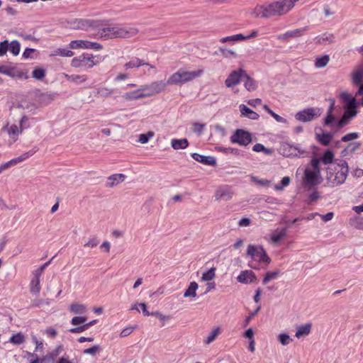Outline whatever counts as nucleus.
<instances>
[{"mask_svg":"<svg viewBox=\"0 0 363 363\" xmlns=\"http://www.w3.org/2000/svg\"><path fill=\"white\" fill-rule=\"evenodd\" d=\"M299 0H278L264 5H258L255 8L254 13L257 17L271 18L282 16L289 13Z\"/></svg>","mask_w":363,"mask_h":363,"instance_id":"obj_1","label":"nucleus"},{"mask_svg":"<svg viewBox=\"0 0 363 363\" xmlns=\"http://www.w3.org/2000/svg\"><path fill=\"white\" fill-rule=\"evenodd\" d=\"M138 33V28L131 26H113L99 30L100 36L105 38H131Z\"/></svg>","mask_w":363,"mask_h":363,"instance_id":"obj_2","label":"nucleus"},{"mask_svg":"<svg viewBox=\"0 0 363 363\" xmlns=\"http://www.w3.org/2000/svg\"><path fill=\"white\" fill-rule=\"evenodd\" d=\"M349 172L347 162L341 160L328 169V179L336 185L342 184L347 179Z\"/></svg>","mask_w":363,"mask_h":363,"instance_id":"obj_3","label":"nucleus"},{"mask_svg":"<svg viewBox=\"0 0 363 363\" xmlns=\"http://www.w3.org/2000/svg\"><path fill=\"white\" fill-rule=\"evenodd\" d=\"M203 69L190 72L181 68L169 77L167 81V84L168 85L183 84L191 82L197 77H199L203 74Z\"/></svg>","mask_w":363,"mask_h":363,"instance_id":"obj_4","label":"nucleus"},{"mask_svg":"<svg viewBox=\"0 0 363 363\" xmlns=\"http://www.w3.org/2000/svg\"><path fill=\"white\" fill-rule=\"evenodd\" d=\"M247 255L252 258V263H250L249 266L254 269H259L258 263L268 264L271 262L264 248L260 246L249 245Z\"/></svg>","mask_w":363,"mask_h":363,"instance_id":"obj_5","label":"nucleus"},{"mask_svg":"<svg viewBox=\"0 0 363 363\" xmlns=\"http://www.w3.org/2000/svg\"><path fill=\"white\" fill-rule=\"evenodd\" d=\"M29 118L24 115L19 121V125L16 124L6 125L2 128V130L6 132L9 135L10 145L16 142L18 139V136L22 134L23 130L30 127L29 125L26 124Z\"/></svg>","mask_w":363,"mask_h":363,"instance_id":"obj_6","label":"nucleus"},{"mask_svg":"<svg viewBox=\"0 0 363 363\" xmlns=\"http://www.w3.org/2000/svg\"><path fill=\"white\" fill-rule=\"evenodd\" d=\"M100 62L101 60L99 56L90 53H83L72 60L71 66L75 68L83 67L88 69L98 65Z\"/></svg>","mask_w":363,"mask_h":363,"instance_id":"obj_7","label":"nucleus"},{"mask_svg":"<svg viewBox=\"0 0 363 363\" xmlns=\"http://www.w3.org/2000/svg\"><path fill=\"white\" fill-rule=\"evenodd\" d=\"M321 114V108L311 107L297 112L295 115V118L298 121L307 123L319 118Z\"/></svg>","mask_w":363,"mask_h":363,"instance_id":"obj_8","label":"nucleus"},{"mask_svg":"<svg viewBox=\"0 0 363 363\" xmlns=\"http://www.w3.org/2000/svg\"><path fill=\"white\" fill-rule=\"evenodd\" d=\"M230 142L241 146H247L252 142L251 134L242 129H238L230 137Z\"/></svg>","mask_w":363,"mask_h":363,"instance_id":"obj_9","label":"nucleus"},{"mask_svg":"<svg viewBox=\"0 0 363 363\" xmlns=\"http://www.w3.org/2000/svg\"><path fill=\"white\" fill-rule=\"evenodd\" d=\"M147 89L148 86L145 85L136 90L125 93L124 94L122 95V98L125 101H134L151 96V93H146V91Z\"/></svg>","mask_w":363,"mask_h":363,"instance_id":"obj_10","label":"nucleus"},{"mask_svg":"<svg viewBox=\"0 0 363 363\" xmlns=\"http://www.w3.org/2000/svg\"><path fill=\"white\" fill-rule=\"evenodd\" d=\"M308 30V27L296 28L294 30H287L286 32L277 35V39L283 42H289V40L299 38L303 35L304 31Z\"/></svg>","mask_w":363,"mask_h":363,"instance_id":"obj_11","label":"nucleus"},{"mask_svg":"<svg viewBox=\"0 0 363 363\" xmlns=\"http://www.w3.org/2000/svg\"><path fill=\"white\" fill-rule=\"evenodd\" d=\"M357 104L352 106L344 105L345 112L341 119L337 123V128H340L346 125L348 121L357 115Z\"/></svg>","mask_w":363,"mask_h":363,"instance_id":"obj_12","label":"nucleus"},{"mask_svg":"<svg viewBox=\"0 0 363 363\" xmlns=\"http://www.w3.org/2000/svg\"><path fill=\"white\" fill-rule=\"evenodd\" d=\"M245 72L242 69L232 71L225 81L227 87H233L240 83L242 77H244Z\"/></svg>","mask_w":363,"mask_h":363,"instance_id":"obj_13","label":"nucleus"},{"mask_svg":"<svg viewBox=\"0 0 363 363\" xmlns=\"http://www.w3.org/2000/svg\"><path fill=\"white\" fill-rule=\"evenodd\" d=\"M234 192L229 186H221L218 187L215 193V198L219 201H228L233 198Z\"/></svg>","mask_w":363,"mask_h":363,"instance_id":"obj_14","label":"nucleus"},{"mask_svg":"<svg viewBox=\"0 0 363 363\" xmlns=\"http://www.w3.org/2000/svg\"><path fill=\"white\" fill-rule=\"evenodd\" d=\"M320 175V174L314 171L306 169L304 172V177L303 179V184L307 186L316 185L318 184V179Z\"/></svg>","mask_w":363,"mask_h":363,"instance_id":"obj_15","label":"nucleus"},{"mask_svg":"<svg viewBox=\"0 0 363 363\" xmlns=\"http://www.w3.org/2000/svg\"><path fill=\"white\" fill-rule=\"evenodd\" d=\"M237 280L242 284H251L257 280L255 274L251 270H244L238 276Z\"/></svg>","mask_w":363,"mask_h":363,"instance_id":"obj_16","label":"nucleus"},{"mask_svg":"<svg viewBox=\"0 0 363 363\" xmlns=\"http://www.w3.org/2000/svg\"><path fill=\"white\" fill-rule=\"evenodd\" d=\"M191 157L196 161L206 165L214 166L216 164L215 157L211 156H204L199 153H193Z\"/></svg>","mask_w":363,"mask_h":363,"instance_id":"obj_17","label":"nucleus"},{"mask_svg":"<svg viewBox=\"0 0 363 363\" xmlns=\"http://www.w3.org/2000/svg\"><path fill=\"white\" fill-rule=\"evenodd\" d=\"M239 110L242 117L248 118L251 120H257L259 117V114L245 104H240L239 106Z\"/></svg>","mask_w":363,"mask_h":363,"instance_id":"obj_18","label":"nucleus"},{"mask_svg":"<svg viewBox=\"0 0 363 363\" xmlns=\"http://www.w3.org/2000/svg\"><path fill=\"white\" fill-rule=\"evenodd\" d=\"M222 328L220 326L214 327L208 335L203 339V343L208 345L212 343L221 334Z\"/></svg>","mask_w":363,"mask_h":363,"instance_id":"obj_19","label":"nucleus"},{"mask_svg":"<svg viewBox=\"0 0 363 363\" xmlns=\"http://www.w3.org/2000/svg\"><path fill=\"white\" fill-rule=\"evenodd\" d=\"M166 85H168L163 82H155L152 83L148 86V89L146 91V93H151L152 96L155 94H159L164 90Z\"/></svg>","mask_w":363,"mask_h":363,"instance_id":"obj_20","label":"nucleus"},{"mask_svg":"<svg viewBox=\"0 0 363 363\" xmlns=\"http://www.w3.org/2000/svg\"><path fill=\"white\" fill-rule=\"evenodd\" d=\"M126 176L123 174H114L108 177L106 186L113 187L123 182Z\"/></svg>","mask_w":363,"mask_h":363,"instance_id":"obj_21","label":"nucleus"},{"mask_svg":"<svg viewBox=\"0 0 363 363\" xmlns=\"http://www.w3.org/2000/svg\"><path fill=\"white\" fill-rule=\"evenodd\" d=\"M145 65H146V62L144 60L140 59L138 57H134L130 61L125 63L123 67L125 68V69H130L133 68H140V67H143Z\"/></svg>","mask_w":363,"mask_h":363,"instance_id":"obj_22","label":"nucleus"},{"mask_svg":"<svg viewBox=\"0 0 363 363\" xmlns=\"http://www.w3.org/2000/svg\"><path fill=\"white\" fill-rule=\"evenodd\" d=\"M335 40L334 35L325 33L315 38V43L318 45H326L333 43Z\"/></svg>","mask_w":363,"mask_h":363,"instance_id":"obj_23","label":"nucleus"},{"mask_svg":"<svg viewBox=\"0 0 363 363\" xmlns=\"http://www.w3.org/2000/svg\"><path fill=\"white\" fill-rule=\"evenodd\" d=\"M311 327H312L311 323H306L305 325H302L297 327L295 336L297 338L307 336L311 333Z\"/></svg>","mask_w":363,"mask_h":363,"instance_id":"obj_24","label":"nucleus"},{"mask_svg":"<svg viewBox=\"0 0 363 363\" xmlns=\"http://www.w3.org/2000/svg\"><path fill=\"white\" fill-rule=\"evenodd\" d=\"M65 77L66 79L70 82H73L75 84H81L86 81L87 76L86 74H65Z\"/></svg>","mask_w":363,"mask_h":363,"instance_id":"obj_25","label":"nucleus"},{"mask_svg":"<svg viewBox=\"0 0 363 363\" xmlns=\"http://www.w3.org/2000/svg\"><path fill=\"white\" fill-rule=\"evenodd\" d=\"M333 135L330 133H323L321 134H316L315 138L319 143L327 146L330 144L332 140Z\"/></svg>","mask_w":363,"mask_h":363,"instance_id":"obj_26","label":"nucleus"},{"mask_svg":"<svg viewBox=\"0 0 363 363\" xmlns=\"http://www.w3.org/2000/svg\"><path fill=\"white\" fill-rule=\"evenodd\" d=\"M199 285L196 281H191L188 288L185 290L184 293V296L185 298L191 297L195 298L196 296V290L198 289Z\"/></svg>","mask_w":363,"mask_h":363,"instance_id":"obj_27","label":"nucleus"},{"mask_svg":"<svg viewBox=\"0 0 363 363\" xmlns=\"http://www.w3.org/2000/svg\"><path fill=\"white\" fill-rule=\"evenodd\" d=\"M172 147L174 150L185 149L189 145L187 139H172L171 141Z\"/></svg>","mask_w":363,"mask_h":363,"instance_id":"obj_28","label":"nucleus"},{"mask_svg":"<svg viewBox=\"0 0 363 363\" xmlns=\"http://www.w3.org/2000/svg\"><path fill=\"white\" fill-rule=\"evenodd\" d=\"M286 235V229L282 228L281 230H274L271 235V240L273 243H277Z\"/></svg>","mask_w":363,"mask_h":363,"instance_id":"obj_29","label":"nucleus"},{"mask_svg":"<svg viewBox=\"0 0 363 363\" xmlns=\"http://www.w3.org/2000/svg\"><path fill=\"white\" fill-rule=\"evenodd\" d=\"M41 289L40 279L32 278L30 283V293L34 295H38Z\"/></svg>","mask_w":363,"mask_h":363,"instance_id":"obj_30","label":"nucleus"},{"mask_svg":"<svg viewBox=\"0 0 363 363\" xmlns=\"http://www.w3.org/2000/svg\"><path fill=\"white\" fill-rule=\"evenodd\" d=\"M69 311L74 314H84L86 312V306L82 303H72L69 306Z\"/></svg>","mask_w":363,"mask_h":363,"instance_id":"obj_31","label":"nucleus"},{"mask_svg":"<svg viewBox=\"0 0 363 363\" xmlns=\"http://www.w3.org/2000/svg\"><path fill=\"white\" fill-rule=\"evenodd\" d=\"M244 77H245V81L244 82L245 89L249 91H255L257 89L255 81L246 74V72L244 74Z\"/></svg>","mask_w":363,"mask_h":363,"instance_id":"obj_32","label":"nucleus"},{"mask_svg":"<svg viewBox=\"0 0 363 363\" xmlns=\"http://www.w3.org/2000/svg\"><path fill=\"white\" fill-rule=\"evenodd\" d=\"M70 49L84 48L88 49V40H72L69 44Z\"/></svg>","mask_w":363,"mask_h":363,"instance_id":"obj_33","label":"nucleus"},{"mask_svg":"<svg viewBox=\"0 0 363 363\" xmlns=\"http://www.w3.org/2000/svg\"><path fill=\"white\" fill-rule=\"evenodd\" d=\"M244 40H246L245 36L241 33H239V34H235V35L222 38L220 39V42L221 43H225L227 42H232V41H242Z\"/></svg>","mask_w":363,"mask_h":363,"instance_id":"obj_34","label":"nucleus"},{"mask_svg":"<svg viewBox=\"0 0 363 363\" xmlns=\"http://www.w3.org/2000/svg\"><path fill=\"white\" fill-rule=\"evenodd\" d=\"M26 340V337L25 335L19 332L16 334H14L10 338H9V342L13 344V345H21L23 344Z\"/></svg>","mask_w":363,"mask_h":363,"instance_id":"obj_35","label":"nucleus"},{"mask_svg":"<svg viewBox=\"0 0 363 363\" xmlns=\"http://www.w3.org/2000/svg\"><path fill=\"white\" fill-rule=\"evenodd\" d=\"M340 97L342 102L344 103V105L352 106V104H357L355 99L351 94L347 92H342Z\"/></svg>","mask_w":363,"mask_h":363,"instance_id":"obj_36","label":"nucleus"},{"mask_svg":"<svg viewBox=\"0 0 363 363\" xmlns=\"http://www.w3.org/2000/svg\"><path fill=\"white\" fill-rule=\"evenodd\" d=\"M330 57L329 55H325L321 57H317L315 62V66L317 68H323L325 67L329 62Z\"/></svg>","mask_w":363,"mask_h":363,"instance_id":"obj_37","label":"nucleus"},{"mask_svg":"<svg viewBox=\"0 0 363 363\" xmlns=\"http://www.w3.org/2000/svg\"><path fill=\"white\" fill-rule=\"evenodd\" d=\"M363 81V69L359 68L352 72V82L354 84H359Z\"/></svg>","mask_w":363,"mask_h":363,"instance_id":"obj_38","label":"nucleus"},{"mask_svg":"<svg viewBox=\"0 0 363 363\" xmlns=\"http://www.w3.org/2000/svg\"><path fill=\"white\" fill-rule=\"evenodd\" d=\"M333 159H334V154L330 150H326L323 153V156L320 158L321 162L325 164H331L333 161Z\"/></svg>","mask_w":363,"mask_h":363,"instance_id":"obj_39","label":"nucleus"},{"mask_svg":"<svg viewBox=\"0 0 363 363\" xmlns=\"http://www.w3.org/2000/svg\"><path fill=\"white\" fill-rule=\"evenodd\" d=\"M216 267H212L209 270L203 273L201 276V281H209L213 280L216 277Z\"/></svg>","mask_w":363,"mask_h":363,"instance_id":"obj_40","label":"nucleus"},{"mask_svg":"<svg viewBox=\"0 0 363 363\" xmlns=\"http://www.w3.org/2000/svg\"><path fill=\"white\" fill-rule=\"evenodd\" d=\"M21 50V45L18 40H13L11 43H9V49L14 56H16L19 54Z\"/></svg>","mask_w":363,"mask_h":363,"instance_id":"obj_41","label":"nucleus"},{"mask_svg":"<svg viewBox=\"0 0 363 363\" xmlns=\"http://www.w3.org/2000/svg\"><path fill=\"white\" fill-rule=\"evenodd\" d=\"M334 110V101H333L328 110V115L325 118V125H330L334 121L335 117L333 115V112Z\"/></svg>","mask_w":363,"mask_h":363,"instance_id":"obj_42","label":"nucleus"},{"mask_svg":"<svg viewBox=\"0 0 363 363\" xmlns=\"http://www.w3.org/2000/svg\"><path fill=\"white\" fill-rule=\"evenodd\" d=\"M51 55L56 56L60 55L62 57H72L74 55V52L68 49L65 48H59L55 51L53 54Z\"/></svg>","mask_w":363,"mask_h":363,"instance_id":"obj_43","label":"nucleus"},{"mask_svg":"<svg viewBox=\"0 0 363 363\" xmlns=\"http://www.w3.org/2000/svg\"><path fill=\"white\" fill-rule=\"evenodd\" d=\"M278 340L283 345L286 346L292 342V339L286 333H281L278 335Z\"/></svg>","mask_w":363,"mask_h":363,"instance_id":"obj_44","label":"nucleus"},{"mask_svg":"<svg viewBox=\"0 0 363 363\" xmlns=\"http://www.w3.org/2000/svg\"><path fill=\"white\" fill-rule=\"evenodd\" d=\"M279 273H280V272L279 270L275 271V272H268L265 274V276L263 279V284H266L269 281L276 279L278 277V275L279 274Z\"/></svg>","mask_w":363,"mask_h":363,"instance_id":"obj_45","label":"nucleus"},{"mask_svg":"<svg viewBox=\"0 0 363 363\" xmlns=\"http://www.w3.org/2000/svg\"><path fill=\"white\" fill-rule=\"evenodd\" d=\"M32 76L36 79H42L45 76V71L42 68L35 69L33 71Z\"/></svg>","mask_w":363,"mask_h":363,"instance_id":"obj_46","label":"nucleus"},{"mask_svg":"<svg viewBox=\"0 0 363 363\" xmlns=\"http://www.w3.org/2000/svg\"><path fill=\"white\" fill-rule=\"evenodd\" d=\"M101 350V347L99 345H94L90 348L85 349L83 351L84 354H91L92 356L96 355L97 353H99Z\"/></svg>","mask_w":363,"mask_h":363,"instance_id":"obj_47","label":"nucleus"},{"mask_svg":"<svg viewBox=\"0 0 363 363\" xmlns=\"http://www.w3.org/2000/svg\"><path fill=\"white\" fill-rule=\"evenodd\" d=\"M137 328V325L134 326H128L125 328L120 333L121 337H125L130 335L134 330Z\"/></svg>","mask_w":363,"mask_h":363,"instance_id":"obj_48","label":"nucleus"},{"mask_svg":"<svg viewBox=\"0 0 363 363\" xmlns=\"http://www.w3.org/2000/svg\"><path fill=\"white\" fill-rule=\"evenodd\" d=\"M0 73L13 77V68L6 66V65H1L0 66Z\"/></svg>","mask_w":363,"mask_h":363,"instance_id":"obj_49","label":"nucleus"},{"mask_svg":"<svg viewBox=\"0 0 363 363\" xmlns=\"http://www.w3.org/2000/svg\"><path fill=\"white\" fill-rule=\"evenodd\" d=\"M290 183V178L289 177H284L282 178L280 184L275 185V189L282 190L285 186H287Z\"/></svg>","mask_w":363,"mask_h":363,"instance_id":"obj_50","label":"nucleus"},{"mask_svg":"<svg viewBox=\"0 0 363 363\" xmlns=\"http://www.w3.org/2000/svg\"><path fill=\"white\" fill-rule=\"evenodd\" d=\"M53 100L52 96L50 94H42L40 96V101L42 104L47 105Z\"/></svg>","mask_w":363,"mask_h":363,"instance_id":"obj_51","label":"nucleus"},{"mask_svg":"<svg viewBox=\"0 0 363 363\" xmlns=\"http://www.w3.org/2000/svg\"><path fill=\"white\" fill-rule=\"evenodd\" d=\"M86 320L87 318L85 316H75L72 318L71 323L73 325H78L84 323L86 321Z\"/></svg>","mask_w":363,"mask_h":363,"instance_id":"obj_52","label":"nucleus"},{"mask_svg":"<svg viewBox=\"0 0 363 363\" xmlns=\"http://www.w3.org/2000/svg\"><path fill=\"white\" fill-rule=\"evenodd\" d=\"M154 135L152 132H148L147 134H140L139 136V142L142 144H145L148 142L150 138Z\"/></svg>","mask_w":363,"mask_h":363,"instance_id":"obj_53","label":"nucleus"},{"mask_svg":"<svg viewBox=\"0 0 363 363\" xmlns=\"http://www.w3.org/2000/svg\"><path fill=\"white\" fill-rule=\"evenodd\" d=\"M99 243V240L96 238H90L84 245L85 247L94 248L96 247Z\"/></svg>","mask_w":363,"mask_h":363,"instance_id":"obj_54","label":"nucleus"},{"mask_svg":"<svg viewBox=\"0 0 363 363\" xmlns=\"http://www.w3.org/2000/svg\"><path fill=\"white\" fill-rule=\"evenodd\" d=\"M358 137H359L358 133H347L345 135H344L342 138L341 140L342 142H348V141H351V140H355Z\"/></svg>","mask_w":363,"mask_h":363,"instance_id":"obj_55","label":"nucleus"},{"mask_svg":"<svg viewBox=\"0 0 363 363\" xmlns=\"http://www.w3.org/2000/svg\"><path fill=\"white\" fill-rule=\"evenodd\" d=\"M9 49V41L8 40H4L3 42L0 43V57L4 56L6 55Z\"/></svg>","mask_w":363,"mask_h":363,"instance_id":"obj_56","label":"nucleus"},{"mask_svg":"<svg viewBox=\"0 0 363 363\" xmlns=\"http://www.w3.org/2000/svg\"><path fill=\"white\" fill-rule=\"evenodd\" d=\"M219 50L222 53L223 56L225 57H230V56L235 57L236 55H237L235 51H234L233 50H228V49H225V48H220L219 49Z\"/></svg>","mask_w":363,"mask_h":363,"instance_id":"obj_57","label":"nucleus"},{"mask_svg":"<svg viewBox=\"0 0 363 363\" xmlns=\"http://www.w3.org/2000/svg\"><path fill=\"white\" fill-rule=\"evenodd\" d=\"M321 160L318 158H314L311 160V165L314 172L320 174V162Z\"/></svg>","mask_w":363,"mask_h":363,"instance_id":"obj_58","label":"nucleus"},{"mask_svg":"<svg viewBox=\"0 0 363 363\" xmlns=\"http://www.w3.org/2000/svg\"><path fill=\"white\" fill-rule=\"evenodd\" d=\"M253 151L259 152H265L266 153H269L270 151L267 150L262 144L257 143L252 147Z\"/></svg>","mask_w":363,"mask_h":363,"instance_id":"obj_59","label":"nucleus"},{"mask_svg":"<svg viewBox=\"0 0 363 363\" xmlns=\"http://www.w3.org/2000/svg\"><path fill=\"white\" fill-rule=\"evenodd\" d=\"M35 152V151L30 150L26 152L23 153L21 155L18 157V161L20 162H23L24 160H27L28 158L30 157Z\"/></svg>","mask_w":363,"mask_h":363,"instance_id":"obj_60","label":"nucleus"},{"mask_svg":"<svg viewBox=\"0 0 363 363\" xmlns=\"http://www.w3.org/2000/svg\"><path fill=\"white\" fill-rule=\"evenodd\" d=\"M87 330V325L83 324L82 325L78 326L77 328H73L69 329V332L71 333H81Z\"/></svg>","mask_w":363,"mask_h":363,"instance_id":"obj_61","label":"nucleus"},{"mask_svg":"<svg viewBox=\"0 0 363 363\" xmlns=\"http://www.w3.org/2000/svg\"><path fill=\"white\" fill-rule=\"evenodd\" d=\"M359 147H360L359 143H350L347 145V149L345 150H347L350 152H354L357 149H359Z\"/></svg>","mask_w":363,"mask_h":363,"instance_id":"obj_62","label":"nucleus"},{"mask_svg":"<svg viewBox=\"0 0 363 363\" xmlns=\"http://www.w3.org/2000/svg\"><path fill=\"white\" fill-rule=\"evenodd\" d=\"M151 315L156 316L160 321L164 322L166 320H168L169 319V317L165 315H163L162 313L156 311L154 313H151Z\"/></svg>","mask_w":363,"mask_h":363,"instance_id":"obj_63","label":"nucleus"},{"mask_svg":"<svg viewBox=\"0 0 363 363\" xmlns=\"http://www.w3.org/2000/svg\"><path fill=\"white\" fill-rule=\"evenodd\" d=\"M45 333L48 337L51 338H55L57 334V330L52 327L48 328L45 330Z\"/></svg>","mask_w":363,"mask_h":363,"instance_id":"obj_64","label":"nucleus"}]
</instances>
